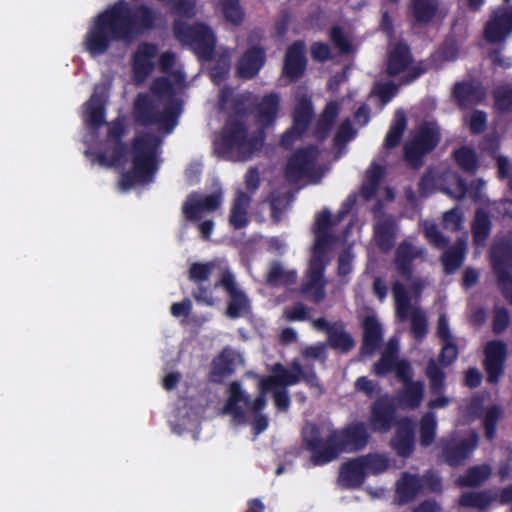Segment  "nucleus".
Wrapping results in <instances>:
<instances>
[{
	"label": "nucleus",
	"instance_id": "nucleus-30",
	"mask_svg": "<svg viewBox=\"0 0 512 512\" xmlns=\"http://www.w3.org/2000/svg\"><path fill=\"white\" fill-rule=\"evenodd\" d=\"M411 64V56L408 48L403 44L391 45L388 52L386 71L388 75L395 76L404 72Z\"/></svg>",
	"mask_w": 512,
	"mask_h": 512
},
{
	"label": "nucleus",
	"instance_id": "nucleus-49",
	"mask_svg": "<svg viewBox=\"0 0 512 512\" xmlns=\"http://www.w3.org/2000/svg\"><path fill=\"white\" fill-rule=\"evenodd\" d=\"M503 415L502 409L497 405H491L484 411L483 425L485 436L492 440L495 437V426Z\"/></svg>",
	"mask_w": 512,
	"mask_h": 512
},
{
	"label": "nucleus",
	"instance_id": "nucleus-21",
	"mask_svg": "<svg viewBox=\"0 0 512 512\" xmlns=\"http://www.w3.org/2000/svg\"><path fill=\"white\" fill-rule=\"evenodd\" d=\"M311 118V105L307 99H301L297 104L293 115V126L282 136L281 145L288 148L305 131Z\"/></svg>",
	"mask_w": 512,
	"mask_h": 512
},
{
	"label": "nucleus",
	"instance_id": "nucleus-29",
	"mask_svg": "<svg viewBox=\"0 0 512 512\" xmlns=\"http://www.w3.org/2000/svg\"><path fill=\"white\" fill-rule=\"evenodd\" d=\"M305 47L302 42L294 43L287 50L284 62V74L290 79L300 77L305 70Z\"/></svg>",
	"mask_w": 512,
	"mask_h": 512
},
{
	"label": "nucleus",
	"instance_id": "nucleus-50",
	"mask_svg": "<svg viewBox=\"0 0 512 512\" xmlns=\"http://www.w3.org/2000/svg\"><path fill=\"white\" fill-rule=\"evenodd\" d=\"M359 458L366 474H378L388 467V460L381 454H367Z\"/></svg>",
	"mask_w": 512,
	"mask_h": 512
},
{
	"label": "nucleus",
	"instance_id": "nucleus-27",
	"mask_svg": "<svg viewBox=\"0 0 512 512\" xmlns=\"http://www.w3.org/2000/svg\"><path fill=\"white\" fill-rule=\"evenodd\" d=\"M506 346L502 342H490L486 346V371L488 380L492 383L498 381L503 372V362L505 359Z\"/></svg>",
	"mask_w": 512,
	"mask_h": 512
},
{
	"label": "nucleus",
	"instance_id": "nucleus-2",
	"mask_svg": "<svg viewBox=\"0 0 512 512\" xmlns=\"http://www.w3.org/2000/svg\"><path fill=\"white\" fill-rule=\"evenodd\" d=\"M157 18L148 7L131 10L120 1L98 17L86 36L85 48L92 56L103 54L111 40L130 41L142 30L152 28Z\"/></svg>",
	"mask_w": 512,
	"mask_h": 512
},
{
	"label": "nucleus",
	"instance_id": "nucleus-41",
	"mask_svg": "<svg viewBox=\"0 0 512 512\" xmlns=\"http://www.w3.org/2000/svg\"><path fill=\"white\" fill-rule=\"evenodd\" d=\"M420 479L413 475L405 474L397 484V496L400 503H407L422 490Z\"/></svg>",
	"mask_w": 512,
	"mask_h": 512
},
{
	"label": "nucleus",
	"instance_id": "nucleus-14",
	"mask_svg": "<svg viewBox=\"0 0 512 512\" xmlns=\"http://www.w3.org/2000/svg\"><path fill=\"white\" fill-rule=\"evenodd\" d=\"M439 141L438 127L424 124L419 127L411 142L405 146V157L412 166H418L422 155L430 152Z\"/></svg>",
	"mask_w": 512,
	"mask_h": 512
},
{
	"label": "nucleus",
	"instance_id": "nucleus-53",
	"mask_svg": "<svg viewBox=\"0 0 512 512\" xmlns=\"http://www.w3.org/2000/svg\"><path fill=\"white\" fill-rule=\"evenodd\" d=\"M383 175V168L372 164L366 172V181L363 185V195L370 198L376 191L378 182Z\"/></svg>",
	"mask_w": 512,
	"mask_h": 512
},
{
	"label": "nucleus",
	"instance_id": "nucleus-47",
	"mask_svg": "<svg viewBox=\"0 0 512 512\" xmlns=\"http://www.w3.org/2000/svg\"><path fill=\"white\" fill-rule=\"evenodd\" d=\"M495 499L496 494L492 495L489 492L465 493L460 498V505L464 507L484 509Z\"/></svg>",
	"mask_w": 512,
	"mask_h": 512
},
{
	"label": "nucleus",
	"instance_id": "nucleus-58",
	"mask_svg": "<svg viewBox=\"0 0 512 512\" xmlns=\"http://www.w3.org/2000/svg\"><path fill=\"white\" fill-rule=\"evenodd\" d=\"M290 201H291V198L286 193L281 196L272 198L271 211H272V217L276 222H278L280 220L281 212H283L287 208Z\"/></svg>",
	"mask_w": 512,
	"mask_h": 512
},
{
	"label": "nucleus",
	"instance_id": "nucleus-12",
	"mask_svg": "<svg viewBox=\"0 0 512 512\" xmlns=\"http://www.w3.org/2000/svg\"><path fill=\"white\" fill-rule=\"evenodd\" d=\"M424 257V249L413 245L409 241L402 242L397 247L395 253V265L397 270L407 282V285L416 297L420 295L421 290L424 287V282L421 279L412 276L411 263L416 259H424Z\"/></svg>",
	"mask_w": 512,
	"mask_h": 512
},
{
	"label": "nucleus",
	"instance_id": "nucleus-44",
	"mask_svg": "<svg viewBox=\"0 0 512 512\" xmlns=\"http://www.w3.org/2000/svg\"><path fill=\"white\" fill-rule=\"evenodd\" d=\"M216 5L227 21L232 24L242 22L244 13L238 0H216Z\"/></svg>",
	"mask_w": 512,
	"mask_h": 512
},
{
	"label": "nucleus",
	"instance_id": "nucleus-3",
	"mask_svg": "<svg viewBox=\"0 0 512 512\" xmlns=\"http://www.w3.org/2000/svg\"><path fill=\"white\" fill-rule=\"evenodd\" d=\"M368 433L363 423H352L343 430L334 431L322 443L315 426H308L304 431V441L312 450L313 465H323L336 459L343 452H353L365 447Z\"/></svg>",
	"mask_w": 512,
	"mask_h": 512
},
{
	"label": "nucleus",
	"instance_id": "nucleus-45",
	"mask_svg": "<svg viewBox=\"0 0 512 512\" xmlns=\"http://www.w3.org/2000/svg\"><path fill=\"white\" fill-rule=\"evenodd\" d=\"M474 243L477 247L484 244L490 232L489 217L483 211H477L473 222Z\"/></svg>",
	"mask_w": 512,
	"mask_h": 512
},
{
	"label": "nucleus",
	"instance_id": "nucleus-1",
	"mask_svg": "<svg viewBox=\"0 0 512 512\" xmlns=\"http://www.w3.org/2000/svg\"><path fill=\"white\" fill-rule=\"evenodd\" d=\"M174 55L164 53L160 59L164 77L157 78L151 86L153 95L140 94L134 103L135 120L142 125H157L165 134L177 124L181 112L180 103L170 97L184 87V76L178 70H170Z\"/></svg>",
	"mask_w": 512,
	"mask_h": 512
},
{
	"label": "nucleus",
	"instance_id": "nucleus-26",
	"mask_svg": "<svg viewBox=\"0 0 512 512\" xmlns=\"http://www.w3.org/2000/svg\"><path fill=\"white\" fill-rule=\"evenodd\" d=\"M426 376L430 382L431 393L439 395L436 399L429 401L428 407L431 409L446 407L450 403V398L445 395H441L445 387L444 373L433 359L428 362Z\"/></svg>",
	"mask_w": 512,
	"mask_h": 512
},
{
	"label": "nucleus",
	"instance_id": "nucleus-15",
	"mask_svg": "<svg viewBox=\"0 0 512 512\" xmlns=\"http://www.w3.org/2000/svg\"><path fill=\"white\" fill-rule=\"evenodd\" d=\"M292 371L285 369L281 364L274 365L272 375L261 380L262 393L268 392L275 386L293 385L299 382L301 378L307 380L312 386L318 388L319 393H322L321 387L316 381L314 373L305 375L302 371L300 364L296 361L292 364Z\"/></svg>",
	"mask_w": 512,
	"mask_h": 512
},
{
	"label": "nucleus",
	"instance_id": "nucleus-6",
	"mask_svg": "<svg viewBox=\"0 0 512 512\" xmlns=\"http://www.w3.org/2000/svg\"><path fill=\"white\" fill-rule=\"evenodd\" d=\"M224 144L235 160L245 161L256 155L263 147L262 130L250 132L243 122H232L224 131Z\"/></svg>",
	"mask_w": 512,
	"mask_h": 512
},
{
	"label": "nucleus",
	"instance_id": "nucleus-23",
	"mask_svg": "<svg viewBox=\"0 0 512 512\" xmlns=\"http://www.w3.org/2000/svg\"><path fill=\"white\" fill-rule=\"evenodd\" d=\"M479 436L472 432L466 440H451L444 446V455L450 465H458L475 450Z\"/></svg>",
	"mask_w": 512,
	"mask_h": 512
},
{
	"label": "nucleus",
	"instance_id": "nucleus-22",
	"mask_svg": "<svg viewBox=\"0 0 512 512\" xmlns=\"http://www.w3.org/2000/svg\"><path fill=\"white\" fill-rule=\"evenodd\" d=\"M242 364L243 358L237 351L224 348L212 362V381L220 382L223 377L232 374Z\"/></svg>",
	"mask_w": 512,
	"mask_h": 512
},
{
	"label": "nucleus",
	"instance_id": "nucleus-61",
	"mask_svg": "<svg viewBox=\"0 0 512 512\" xmlns=\"http://www.w3.org/2000/svg\"><path fill=\"white\" fill-rule=\"evenodd\" d=\"M338 114V105L337 103L335 102H331L329 103L323 114H322V118L320 120V125L321 127L323 128V130L325 132L328 131V129L330 128V126L332 125L334 119L336 118Z\"/></svg>",
	"mask_w": 512,
	"mask_h": 512
},
{
	"label": "nucleus",
	"instance_id": "nucleus-62",
	"mask_svg": "<svg viewBox=\"0 0 512 512\" xmlns=\"http://www.w3.org/2000/svg\"><path fill=\"white\" fill-rule=\"evenodd\" d=\"M498 174L501 178H507L509 180V186L512 189V162L504 156H498L496 158Z\"/></svg>",
	"mask_w": 512,
	"mask_h": 512
},
{
	"label": "nucleus",
	"instance_id": "nucleus-19",
	"mask_svg": "<svg viewBox=\"0 0 512 512\" xmlns=\"http://www.w3.org/2000/svg\"><path fill=\"white\" fill-rule=\"evenodd\" d=\"M222 203V194L191 195L183 204L182 212L188 220H198L202 214L217 210Z\"/></svg>",
	"mask_w": 512,
	"mask_h": 512
},
{
	"label": "nucleus",
	"instance_id": "nucleus-32",
	"mask_svg": "<svg viewBox=\"0 0 512 512\" xmlns=\"http://www.w3.org/2000/svg\"><path fill=\"white\" fill-rule=\"evenodd\" d=\"M364 329V344L362 352L372 354L382 339V328L374 315H367L362 322Z\"/></svg>",
	"mask_w": 512,
	"mask_h": 512
},
{
	"label": "nucleus",
	"instance_id": "nucleus-4",
	"mask_svg": "<svg viewBox=\"0 0 512 512\" xmlns=\"http://www.w3.org/2000/svg\"><path fill=\"white\" fill-rule=\"evenodd\" d=\"M331 224L330 213L327 211H324L316 218L313 257L309 263V268L303 284V292L316 303L320 302L325 297V281L323 279L325 264L323 261V255L333 239L332 235L329 233Z\"/></svg>",
	"mask_w": 512,
	"mask_h": 512
},
{
	"label": "nucleus",
	"instance_id": "nucleus-17",
	"mask_svg": "<svg viewBox=\"0 0 512 512\" xmlns=\"http://www.w3.org/2000/svg\"><path fill=\"white\" fill-rule=\"evenodd\" d=\"M491 262L505 297L512 302V276L509 271L512 267L511 246L507 243L495 244L491 251Z\"/></svg>",
	"mask_w": 512,
	"mask_h": 512
},
{
	"label": "nucleus",
	"instance_id": "nucleus-7",
	"mask_svg": "<svg viewBox=\"0 0 512 512\" xmlns=\"http://www.w3.org/2000/svg\"><path fill=\"white\" fill-rule=\"evenodd\" d=\"M486 182L482 179L473 181L470 187L451 171H430L422 180L423 188L435 186L443 192L454 196L455 198H463L469 195L474 200H482L484 195L482 190Z\"/></svg>",
	"mask_w": 512,
	"mask_h": 512
},
{
	"label": "nucleus",
	"instance_id": "nucleus-52",
	"mask_svg": "<svg viewBox=\"0 0 512 512\" xmlns=\"http://www.w3.org/2000/svg\"><path fill=\"white\" fill-rule=\"evenodd\" d=\"M454 95L462 106L476 103L481 99V94L471 84L456 85Z\"/></svg>",
	"mask_w": 512,
	"mask_h": 512
},
{
	"label": "nucleus",
	"instance_id": "nucleus-13",
	"mask_svg": "<svg viewBox=\"0 0 512 512\" xmlns=\"http://www.w3.org/2000/svg\"><path fill=\"white\" fill-rule=\"evenodd\" d=\"M398 348L399 340L397 338H391L380 360L374 365L373 371L377 376H384L394 369L397 379L404 385L414 380H412V368L410 364L405 360H397L396 355Z\"/></svg>",
	"mask_w": 512,
	"mask_h": 512
},
{
	"label": "nucleus",
	"instance_id": "nucleus-5",
	"mask_svg": "<svg viewBox=\"0 0 512 512\" xmlns=\"http://www.w3.org/2000/svg\"><path fill=\"white\" fill-rule=\"evenodd\" d=\"M161 139L149 132L139 133L134 139L132 147V169L120 181L123 191L130 189L134 184L147 183L156 171L158 149Z\"/></svg>",
	"mask_w": 512,
	"mask_h": 512
},
{
	"label": "nucleus",
	"instance_id": "nucleus-60",
	"mask_svg": "<svg viewBox=\"0 0 512 512\" xmlns=\"http://www.w3.org/2000/svg\"><path fill=\"white\" fill-rule=\"evenodd\" d=\"M486 122L487 117L485 113L474 111L468 120V126L472 133L478 134L485 130Z\"/></svg>",
	"mask_w": 512,
	"mask_h": 512
},
{
	"label": "nucleus",
	"instance_id": "nucleus-36",
	"mask_svg": "<svg viewBox=\"0 0 512 512\" xmlns=\"http://www.w3.org/2000/svg\"><path fill=\"white\" fill-rule=\"evenodd\" d=\"M392 446L401 456L408 455L413 447V424L409 420L399 423Z\"/></svg>",
	"mask_w": 512,
	"mask_h": 512
},
{
	"label": "nucleus",
	"instance_id": "nucleus-24",
	"mask_svg": "<svg viewBox=\"0 0 512 512\" xmlns=\"http://www.w3.org/2000/svg\"><path fill=\"white\" fill-rule=\"evenodd\" d=\"M157 48L150 44L139 45L134 54L133 74L137 83H143L152 72Z\"/></svg>",
	"mask_w": 512,
	"mask_h": 512
},
{
	"label": "nucleus",
	"instance_id": "nucleus-46",
	"mask_svg": "<svg viewBox=\"0 0 512 512\" xmlns=\"http://www.w3.org/2000/svg\"><path fill=\"white\" fill-rule=\"evenodd\" d=\"M328 341L331 347L347 352L354 347V340L341 326L329 329Z\"/></svg>",
	"mask_w": 512,
	"mask_h": 512
},
{
	"label": "nucleus",
	"instance_id": "nucleus-35",
	"mask_svg": "<svg viewBox=\"0 0 512 512\" xmlns=\"http://www.w3.org/2000/svg\"><path fill=\"white\" fill-rule=\"evenodd\" d=\"M214 269L219 270V276L222 274L223 269H229L224 260L215 259L207 263L195 262L190 265L188 270V277L191 281L199 284L209 279L211 272Z\"/></svg>",
	"mask_w": 512,
	"mask_h": 512
},
{
	"label": "nucleus",
	"instance_id": "nucleus-11",
	"mask_svg": "<svg viewBox=\"0 0 512 512\" xmlns=\"http://www.w3.org/2000/svg\"><path fill=\"white\" fill-rule=\"evenodd\" d=\"M229 397L226 405L223 408V414H230L233 421L242 423L245 420V414L242 405L246 406L249 410L256 415L266 406L265 394L260 390V395L254 400L250 401L248 395L242 389L239 382H232L229 386Z\"/></svg>",
	"mask_w": 512,
	"mask_h": 512
},
{
	"label": "nucleus",
	"instance_id": "nucleus-39",
	"mask_svg": "<svg viewBox=\"0 0 512 512\" xmlns=\"http://www.w3.org/2000/svg\"><path fill=\"white\" fill-rule=\"evenodd\" d=\"M278 107L279 98L277 95L269 94L263 97L256 107V117L261 126H268L275 120Z\"/></svg>",
	"mask_w": 512,
	"mask_h": 512
},
{
	"label": "nucleus",
	"instance_id": "nucleus-51",
	"mask_svg": "<svg viewBox=\"0 0 512 512\" xmlns=\"http://www.w3.org/2000/svg\"><path fill=\"white\" fill-rule=\"evenodd\" d=\"M437 420L434 413H427L421 420L420 442L423 446L430 445L435 438Z\"/></svg>",
	"mask_w": 512,
	"mask_h": 512
},
{
	"label": "nucleus",
	"instance_id": "nucleus-57",
	"mask_svg": "<svg viewBox=\"0 0 512 512\" xmlns=\"http://www.w3.org/2000/svg\"><path fill=\"white\" fill-rule=\"evenodd\" d=\"M424 234L426 238L437 247H444L446 240L438 231L437 226L429 221L423 223Z\"/></svg>",
	"mask_w": 512,
	"mask_h": 512
},
{
	"label": "nucleus",
	"instance_id": "nucleus-63",
	"mask_svg": "<svg viewBox=\"0 0 512 512\" xmlns=\"http://www.w3.org/2000/svg\"><path fill=\"white\" fill-rule=\"evenodd\" d=\"M498 174L501 178H507L509 180V186L512 189V162L504 156H498L496 158Z\"/></svg>",
	"mask_w": 512,
	"mask_h": 512
},
{
	"label": "nucleus",
	"instance_id": "nucleus-9",
	"mask_svg": "<svg viewBox=\"0 0 512 512\" xmlns=\"http://www.w3.org/2000/svg\"><path fill=\"white\" fill-rule=\"evenodd\" d=\"M317 155L314 147L297 151L287 164V178L293 182L304 180L306 183H317L325 172L316 163Z\"/></svg>",
	"mask_w": 512,
	"mask_h": 512
},
{
	"label": "nucleus",
	"instance_id": "nucleus-10",
	"mask_svg": "<svg viewBox=\"0 0 512 512\" xmlns=\"http://www.w3.org/2000/svg\"><path fill=\"white\" fill-rule=\"evenodd\" d=\"M174 32L176 37L181 42L189 44L199 57L204 59L211 58L216 39L209 27L201 23L187 25L182 21H177Z\"/></svg>",
	"mask_w": 512,
	"mask_h": 512
},
{
	"label": "nucleus",
	"instance_id": "nucleus-37",
	"mask_svg": "<svg viewBox=\"0 0 512 512\" xmlns=\"http://www.w3.org/2000/svg\"><path fill=\"white\" fill-rule=\"evenodd\" d=\"M250 196L242 191H237L233 201L229 221L236 229L244 227L248 222V208Z\"/></svg>",
	"mask_w": 512,
	"mask_h": 512
},
{
	"label": "nucleus",
	"instance_id": "nucleus-25",
	"mask_svg": "<svg viewBox=\"0 0 512 512\" xmlns=\"http://www.w3.org/2000/svg\"><path fill=\"white\" fill-rule=\"evenodd\" d=\"M411 11L415 21L427 24L446 15L439 0H411Z\"/></svg>",
	"mask_w": 512,
	"mask_h": 512
},
{
	"label": "nucleus",
	"instance_id": "nucleus-33",
	"mask_svg": "<svg viewBox=\"0 0 512 512\" xmlns=\"http://www.w3.org/2000/svg\"><path fill=\"white\" fill-rule=\"evenodd\" d=\"M424 398V383L413 381L402 386L397 394L398 402L405 408H417Z\"/></svg>",
	"mask_w": 512,
	"mask_h": 512
},
{
	"label": "nucleus",
	"instance_id": "nucleus-40",
	"mask_svg": "<svg viewBox=\"0 0 512 512\" xmlns=\"http://www.w3.org/2000/svg\"><path fill=\"white\" fill-rule=\"evenodd\" d=\"M466 254V239H459L455 246L446 250L442 255V263L444 270L452 273L457 270Z\"/></svg>",
	"mask_w": 512,
	"mask_h": 512
},
{
	"label": "nucleus",
	"instance_id": "nucleus-31",
	"mask_svg": "<svg viewBox=\"0 0 512 512\" xmlns=\"http://www.w3.org/2000/svg\"><path fill=\"white\" fill-rule=\"evenodd\" d=\"M264 63V53L259 47L249 49L239 60L237 72L242 78L255 76Z\"/></svg>",
	"mask_w": 512,
	"mask_h": 512
},
{
	"label": "nucleus",
	"instance_id": "nucleus-48",
	"mask_svg": "<svg viewBox=\"0 0 512 512\" xmlns=\"http://www.w3.org/2000/svg\"><path fill=\"white\" fill-rule=\"evenodd\" d=\"M86 122L93 126H99L104 121L103 102L100 97L93 95L86 104Z\"/></svg>",
	"mask_w": 512,
	"mask_h": 512
},
{
	"label": "nucleus",
	"instance_id": "nucleus-28",
	"mask_svg": "<svg viewBox=\"0 0 512 512\" xmlns=\"http://www.w3.org/2000/svg\"><path fill=\"white\" fill-rule=\"evenodd\" d=\"M366 473L360 458L351 459L339 468L338 483L345 488L359 487L365 479Z\"/></svg>",
	"mask_w": 512,
	"mask_h": 512
},
{
	"label": "nucleus",
	"instance_id": "nucleus-34",
	"mask_svg": "<svg viewBox=\"0 0 512 512\" xmlns=\"http://www.w3.org/2000/svg\"><path fill=\"white\" fill-rule=\"evenodd\" d=\"M374 231L378 246L388 251L393 246L396 231L392 217L378 216Z\"/></svg>",
	"mask_w": 512,
	"mask_h": 512
},
{
	"label": "nucleus",
	"instance_id": "nucleus-56",
	"mask_svg": "<svg viewBox=\"0 0 512 512\" xmlns=\"http://www.w3.org/2000/svg\"><path fill=\"white\" fill-rule=\"evenodd\" d=\"M443 224L446 229L456 231L463 224V215L458 208L451 209L443 215Z\"/></svg>",
	"mask_w": 512,
	"mask_h": 512
},
{
	"label": "nucleus",
	"instance_id": "nucleus-54",
	"mask_svg": "<svg viewBox=\"0 0 512 512\" xmlns=\"http://www.w3.org/2000/svg\"><path fill=\"white\" fill-rule=\"evenodd\" d=\"M455 161L465 171L472 172L477 168V159L474 151L468 147H462L454 153Z\"/></svg>",
	"mask_w": 512,
	"mask_h": 512
},
{
	"label": "nucleus",
	"instance_id": "nucleus-16",
	"mask_svg": "<svg viewBox=\"0 0 512 512\" xmlns=\"http://www.w3.org/2000/svg\"><path fill=\"white\" fill-rule=\"evenodd\" d=\"M215 287H222L230 297L227 306V315L231 318H237L249 309V300L246 294L239 288L234 274L230 269H223L218 276Z\"/></svg>",
	"mask_w": 512,
	"mask_h": 512
},
{
	"label": "nucleus",
	"instance_id": "nucleus-43",
	"mask_svg": "<svg viewBox=\"0 0 512 512\" xmlns=\"http://www.w3.org/2000/svg\"><path fill=\"white\" fill-rule=\"evenodd\" d=\"M491 471V468L487 465L475 466L460 477L458 483L462 486H478L489 478Z\"/></svg>",
	"mask_w": 512,
	"mask_h": 512
},
{
	"label": "nucleus",
	"instance_id": "nucleus-8",
	"mask_svg": "<svg viewBox=\"0 0 512 512\" xmlns=\"http://www.w3.org/2000/svg\"><path fill=\"white\" fill-rule=\"evenodd\" d=\"M393 296L396 315L401 320L408 319L411 323L413 336L418 340H422L428 331L427 318L424 312L421 308L412 304L405 285L400 281H396L393 286Z\"/></svg>",
	"mask_w": 512,
	"mask_h": 512
},
{
	"label": "nucleus",
	"instance_id": "nucleus-20",
	"mask_svg": "<svg viewBox=\"0 0 512 512\" xmlns=\"http://www.w3.org/2000/svg\"><path fill=\"white\" fill-rule=\"evenodd\" d=\"M393 401L388 397H382L377 400L371 408L369 424L373 431L385 433L392 427L394 421Z\"/></svg>",
	"mask_w": 512,
	"mask_h": 512
},
{
	"label": "nucleus",
	"instance_id": "nucleus-59",
	"mask_svg": "<svg viewBox=\"0 0 512 512\" xmlns=\"http://www.w3.org/2000/svg\"><path fill=\"white\" fill-rule=\"evenodd\" d=\"M169 2L178 14L187 17L195 15V0H169Z\"/></svg>",
	"mask_w": 512,
	"mask_h": 512
},
{
	"label": "nucleus",
	"instance_id": "nucleus-64",
	"mask_svg": "<svg viewBox=\"0 0 512 512\" xmlns=\"http://www.w3.org/2000/svg\"><path fill=\"white\" fill-rule=\"evenodd\" d=\"M397 88L392 83L385 84H377L373 90V93L376 94L383 102V104L387 103L396 93Z\"/></svg>",
	"mask_w": 512,
	"mask_h": 512
},
{
	"label": "nucleus",
	"instance_id": "nucleus-18",
	"mask_svg": "<svg viewBox=\"0 0 512 512\" xmlns=\"http://www.w3.org/2000/svg\"><path fill=\"white\" fill-rule=\"evenodd\" d=\"M512 33V14L507 8L492 12L483 29L484 39L490 44L504 42Z\"/></svg>",
	"mask_w": 512,
	"mask_h": 512
},
{
	"label": "nucleus",
	"instance_id": "nucleus-55",
	"mask_svg": "<svg viewBox=\"0 0 512 512\" xmlns=\"http://www.w3.org/2000/svg\"><path fill=\"white\" fill-rule=\"evenodd\" d=\"M495 105L500 110L512 109V86L501 85L494 92Z\"/></svg>",
	"mask_w": 512,
	"mask_h": 512
},
{
	"label": "nucleus",
	"instance_id": "nucleus-38",
	"mask_svg": "<svg viewBox=\"0 0 512 512\" xmlns=\"http://www.w3.org/2000/svg\"><path fill=\"white\" fill-rule=\"evenodd\" d=\"M296 271L287 269L280 262H272L266 273V284L270 286H287L295 283Z\"/></svg>",
	"mask_w": 512,
	"mask_h": 512
},
{
	"label": "nucleus",
	"instance_id": "nucleus-42",
	"mask_svg": "<svg viewBox=\"0 0 512 512\" xmlns=\"http://www.w3.org/2000/svg\"><path fill=\"white\" fill-rule=\"evenodd\" d=\"M406 117L402 111H397L395 113V118L393 120L392 125L386 135L384 145L386 148H393L401 140L402 134L406 129Z\"/></svg>",
	"mask_w": 512,
	"mask_h": 512
}]
</instances>
